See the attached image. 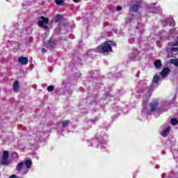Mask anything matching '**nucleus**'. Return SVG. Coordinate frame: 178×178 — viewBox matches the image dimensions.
<instances>
[{
	"mask_svg": "<svg viewBox=\"0 0 178 178\" xmlns=\"http://www.w3.org/2000/svg\"><path fill=\"white\" fill-rule=\"evenodd\" d=\"M112 42L111 41H106L99 45L96 48L97 52L99 54H104V55H108L109 52H113V50L112 49Z\"/></svg>",
	"mask_w": 178,
	"mask_h": 178,
	"instance_id": "1",
	"label": "nucleus"
},
{
	"mask_svg": "<svg viewBox=\"0 0 178 178\" xmlns=\"http://www.w3.org/2000/svg\"><path fill=\"white\" fill-rule=\"evenodd\" d=\"M49 23V19L47 17L41 16L39 18L38 25L40 27H42L43 29H45L46 30H47V29H49V27H48V26H47L45 24H48Z\"/></svg>",
	"mask_w": 178,
	"mask_h": 178,
	"instance_id": "2",
	"label": "nucleus"
},
{
	"mask_svg": "<svg viewBox=\"0 0 178 178\" xmlns=\"http://www.w3.org/2000/svg\"><path fill=\"white\" fill-rule=\"evenodd\" d=\"M149 109H146V113L147 115H151L152 112H155L159 106V103L158 102H154L149 104Z\"/></svg>",
	"mask_w": 178,
	"mask_h": 178,
	"instance_id": "3",
	"label": "nucleus"
},
{
	"mask_svg": "<svg viewBox=\"0 0 178 178\" xmlns=\"http://www.w3.org/2000/svg\"><path fill=\"white\" fill-rule=\"evenodd\" d=\"M9 152L8 150H4L3 152V156L1 158V165L8 166L9 165Z\"/></svg>",
	"mask_w": 178,
	"mask_h": 178,
	"instance_id": "4",
	"label": "nucleus"
},
{
	"mask_svg": "<svg viewBox=\"0 0 178 178\" xmlns=\"http://www.w3.org/2000/svg\"><path fill=\"white\" fill-rule=\"evenodd\" d=\"M44 44L47 48H49L50 49H52V48H55V47H56V42H55V41L52 40L51 38L47 42H44Z\"/></svg>",
	"mask_w": 178,
	"mask_h": 178,
	"instance_id": "5",
	"label": "nucleus"
},
{
	"mask_svg": "<svg viewBox=\"0 0 178 178\" xmlns=\"http://www.w3.org/2000/svg\"><path fill=\"white\" fill-rule=\"evenodd\" d=\"M18 62L21 65H26L29 63V58L24 56H20L18 58Z\"/></svg>",
	"mask_w": 178,
	"mask_h": 178,
	"instance_id": "6",
	"label": "nucleus"
},
{
	"mask_svg": "<svg viewBox=\"0 0 178 178\" xmlns=\"http://www.w3.org/2000/svg\"><path fill=\"white\" fill-rule=\"evenodd\" d=\"M141 8V4L140 3H134L131 6V9L133 10V12H138V9Z\"/></svg>",
	"mask_w": 178,
	"mask_h": 178,
	"instance_id": "7",
	"label": "nucleus"
},
{
	"mask_svg": "<svg viewBox=\"0 0 178 178\" xmlns=\"http://www.w3.org/2000/svg\"><path fill=\"white\" fill-rule=\"evenodd\" d=\"M168 73H170V69L168 67H165L161 72V77H166L168 76Z\"/></svg>",
	"mask_w": 178,
	"mask_h": 178,
	"instance_id": "8",
	"label": "nucleus"
},
{
	"mask_svg": "<svg viewBox=\"0 0 178 178\" xmlns=\"http://www.w3.org/2000/svg\"><path fill=\"white\" fill-rule=\"evenodd\" d=\"M24 165L26 166V169H30L31 165H33V161H31V159H25Z\"/></svg>",
	"mask_w": 178,
	"mask_h": 178,
	"instance_id": "9",
	"label": "nucleus"
},
{
	"mask_svg": "<svg viewBox=\"0 0 178 178\" xmlns=\"http://www.w3.org/2000/svg\"><path fill=\"white\" fill-rule=\"evenodd\" d=\"M167 23L169 24L170 27H175L176 26V22H175V19L173 18H168L167 19Z\"/></svg>",
	"mask_w": 178,
	"mask_h": 178,
	"instance_id": "10",
	"label": "nucleus"
},
{
	"mask_svg": "<svg viewBox=\"0 0 178 178\" xmlns=\"http://www.w3.org/2000/svg\"><path fill=\"white\" fill-rule=\"evenodd\" d=\"M156 69L162 67V61L161 60H156L154 63Z\"/></svg>",
	"mask_w": 178,
	"mask_h": 178,
	"instance_id": "11",
	"label": "nucleus"
},
{
	"mask_svg": "<svg viewBox=\"0 0 178 178\" xmlns=\"http://www.w3.org/2000/svg\"><path fill=\"white\" fill-rule=\"evenodd\" d=\"M169 133H170V127H168L163 131V137H167V136L169 135Z\"/></svg>",
	"mask_w": 178,
	"mask_h": 178,
	"instance_id": "12",
	"label": "nucleus"
},
{
	"mask_svg": "<svg viewBox=\"0 0 178 178\" xmlns=\"http://www.w3.org/2000/svg\"><path fill=\"white\" fill-rule=\"evenodd\" d=\"M23 166H24V163L23 161L19 162L16 166V170H18V172H20V170L23 169Z\"/></svg>",
	"mask_w": 178,
	"mask_h": 178,
	"instance_id": "13",
	"label": "nucleus"
},
{
	"mask_svg": "<svg viewBox=\"0 0 178 178\" xmlns=\"http://www.w3.org/2000/svg\"><path fill=\"white\" fill-rule=\"evenodd\" d=\"M19 86L18 81H15L13 83V90L15 92L19 91Z\"/></svg>",
	"mask_w": 178,
	"mask_h": 178,
	"instance_id": "14",
	"label": "nucleus"
},
{
	"mask_svg": "<svg viewBox=\"0 0 178 178\" xmlns=\"http://www.w3.org/2000/svg\"><path fill=\"white\" fill-rule=\"evenodd\" d=\"M152 88H154V85H151L149 88L147 89V91L146 92V95L147 97H151V94H152Z\"/></svg>",
	"mask_w": 178,
	"mask_h": 178,
	"instance_id": "15",
	"label": "nucleus"
},
{
	"mask_svg": "<svg viewBox=\"0 0 178 178\" xmlns=\"http://www.w3.org/2000/svg\"><path fill=\"white\" fill-rule=\"evenodd\" d=\"M170 63H172V65H175V66H177V67H178V58L176 59H173L172 58L170 60Z\"/></svg>",
	"mask_w": 178,
	"mask_h": 178,
	"instance_id": "16",
	"label": "nucleus"
},
{
	"mask_svg": "<svg viewBox=\"0 0 178 178\" xmlns=\"http://www.w3.org/2000/svg\"><path fill=\"white\" fill-rule=\"evenodd\" d=\"M55 3L60 6H63V5H65V1L63 0H55Z\"/></svg>",
	"mask_w": 178,
	"mask_h": 178,
	"instance_id": "17",
	"label": "nucleus"
},
{
	"mask_svg": "<svg viewBox=\"0 0 178 178\" xmlns=\"http://www.w3.org/2000/svg\"><path fill=\"white\" fill-rule=\"evenodd\" d=\"M171 124H172V126H177L178 124V120L176 118H172L171 119Z\"/></svg>",
	"mask_w": 178,
	"mask_h": 178,
	"instance_id": "18",
	"label": "nucleus"
},
{
	"mask_svg": "<svg viewBox=\"0 0 178 178\" xmlns=\"http://www.w3.org/2000/svg\"><path fill=\"white\" fill-rule=\"evenodd\" d=\"M69 123H70V121H69V120H65L63 121L62 127H66L67 126V124H69Z\"/></svg>",
	"mask_w": 178,
	"mask_h": 178,
	"instance_id": "19",
	"label": "nucleus"
},
{
	"mask_svg": "<svg viewBox=\"0 0 178 178\" xmlns=\"http://www.w3.org/2000/svg\"><path fill=\"white\" fill-rule=\"evenodd\" d=\"M60 19H62V17L60 16V15H57L56 16V19H55L56 23H59V22H60Z\"/></svg>",
	"mask_w": 178,
	"mask_h": 178,
	"instance_id": "20",
	"label": "nucleus"
},
{
	"mask_svg": "<svg viewBox=\"0 0 178 178\" xmlns=\"http://www.w3.org/2000/svg\"><path fill=\"white\" fill-rule=\"evenodd\" d=\"M154 83H158L159 81V76L158 75H155L153 79Z\"/></svg>",
	"mask_w": 178,
	"mask_h": 178,
	"instance_id": "21",
	"label": "nucleus"
},
{
	"mask_svg": "<svg viewBox=\"0 0 178 178\" xmlns=\"http://www.w3.org/2000/svg\"><path fill=\"white\" fill-rule=\"evenodd\" d=\"M47 91L49 92H52L54 91V86H49L47 87Z\"/></svg>",
	"mask_w": 178,
	"mask_h": 178,
	"instance_id": "22",
	"label": "nucleus"
},
{
	"mask_svg": "<svg viewBox=\"0 0 178 178\" xmlns=\"http://www.w3.org/2000/svg\"><path fill=\"white\" fill-rule=\"evenodd\" d=\"M171 52H178V47H172L170 49Z\"/></svg>",
	"mask_w": 178,
	"mask_h": 178,
	"instance_id": "23",
	"label": "nucleus"
},
{
	"mask_svg": "<svg viewBox=\"0 0 178 178\" xmlns=\"http://www.w3.org/2000/svg\"><path fill=\"white\" fill-rule=\"evenodd\" d=\"M169 45H172V47H178V42H170Z\"/></svg>",
	"mask_w": 178,
	"mask_h": 178,
	"instance_id": "24",
	"label": "nucleus"
},
{
	"mask_svg": "<svg viewBox=\"0 0 178 178\" xmlns=\"http://www.w3.org/2000/svg\"><path fill=\"white\" fill-rule=\"evenodd\" d=\"M116 10H118V11L122 10V7L118 6V7L116 8Z\"/></svg>",
	"mask_w": 178,
	"mask_h": 178,
	"instance_id": "25",
	"label": "nucleus"
},
{
	"mask_svg": "<svg viewBox=\"0 0 178 178\" xmlns=\"http://www.w3.org/2000/svg\"><path fill=\"white\" fill-rule=\"evenodd\" d=\"M9 178H17V177L16 176V175H13Z\"/></svg>",
	"mask_w": 178,
	"mask_h": 178,
	"instance_id": "26",
	"label": "nucleus"
},
{
	"mask_svg": "<svg viewBox=\"0 0 178 178\" xmlns=\"http://www.w3.org/2000/svg\"><path fill=\"white\" fill-rule=\"evenodd\" d=\"M42 54H45V52H47V49L42 48Z\"/></svg>",
	"mask_w": 178,
	"mask_h": 178,
	"instance_id": "27",
	"label": "nucleus"
},
{
	"mask_svg": "<svg viewBox=\"0 0 178 178\" xmlns=\"http://www.w3.org/2000/svg\"><path fill=\"white\" fill-rule=\"evenodd\" d=\"M80 0H74V2H75V3H77V2H79Z\"/></svg>",
	"mask_w": 178,
	"mask_h": 178,
	"instance_id": "28",
	"label": "nucleus"
}]
</instances>
